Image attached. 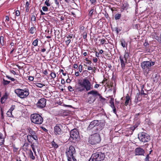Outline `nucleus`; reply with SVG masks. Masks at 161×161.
Returning a JSON list of instances; mask_svg holds the SVG:
<instances>
[{
  "label": "nucleus",
  "mask_w": 161,
  "mask_h": 161,
  "mask_svg": "<svg viewBox=\"0 0 161 161\" xmlns=\"http://www.w3.org/2000/svg\"><path fill=\"white\" fill-rule=\"evenodd\" d=\"M155 64V62L152 61L151 60L149 61H144L141 64V67L143 71L148 73L151 69V66Z\"/></svg>",
  "instance_id": "1"
},
{
  "label": "nucleus",
  "mask_w": 161,
  "mask_h": 161,
  "mask_svg": "<svg viewBox=\"0 0 161 161\" xmlns=\"http://www.w3.org/2000/svg\"><path fill=\"white\" fill-rule=\"evenodd\" d=\"M101 117L103 119L101 120H94L90 123V124L88 127L87 128V130H92L94 127L98 126L100 123H105L104 118L107 117L104 115H100Z\"/></svg>",
  "instance_id": "2"
},
{
  "label": "nucleus",
  "mask_w": 161,
  "mask_h": 161,
  "mask_svg": "<svg viewBox=\"0 0 161 161\" xmlns=\"http://www.w3.org/2000/svg\"><path fill=\"white\" fill-rule=\"evenodd\" d=\"M101 139L99 134L97 133L90 135L89 138L88 142L92 145H94L99 143Z\"/></svg>",
  "instance_id": "3"
},
{
  "label": "nucleus",
  "mask_w": 161,
  "mask_h": 161,
  "mask_svg": "<svg viewBox=\"0 0 161 161\" xmlns=\"http://www.w3.org/2000/svg\"><path fill=\"white\" fill-rule=\"evenodd\" d=\"M105 157L104 153L98 152L92 154L89 161H102Z\"/></svg>",
  "instance_id": "4"
},
{
  "label": "nucleus",
  "mask_w": 161,
  "mask_h": 161,
  "mask_svg": "<svg viewBox=\"0 0 161 161\" xmlns=\"http://www.w3.org/2000/svg\"><path fill=\"white\" fill-rule=\"evenodd\" d=\"M31 120L35 124L40 125L42 124L43 119L42 117L38 114H34L31 115Z\"/></svg>",
  "instance_id": "5"
},
{
  "label": "nucleus",
  "mask_w": 161,
  "mask_h": 161,
  "mask_svg": "<svg viewBox=\"0 0 161 161\" xmlns=\"http://www.w3.org/2000/svg\"><path fill=\"white\" fill-rule=\"evenodd\" d=\"M15 92L18 96L22 98L26 97L29 94L28 89H25L24 90L17 89L15 90Z\"/></svg>",
  "instance_id": "6"
},
{
  "label": "nucleus",
  "mask_w": 161,
  "mask_h": 161,
  "mask_svg": "<svg viewBox=\"0 0 161 161\" xmlns=\"http://www.w3.org/2000/svg\"><path fill=\"white\" fill-rule=\"evenodd\" d=\"M138 138L140 141L144 143L148 142L151 139L150 136L144 132L139 133L138 134Z\"/></svg>",
  "instance_id": "7"
},
{
  "label": "nucleus",
  "mask_w": 161,
  "mask_h": 161,
  "mask_svg": "<svg viewBox=\"0 0 161 161\" xmlns=\"http://www.w3.org/2000/svg\"><path fill=\"white\" fill-rule=\"evenodd\" d=\"M70 137L69 140L70 141L75 142L79 136V133L76 129L72 130L70 132Z\"/></svg>",
  "instance_id": "8"
},
{
  "label": "nucleus",
  "mask_w": 161,
  "mask_h": 161,
  "mask_svg": "<svg viewBox=\"0 0 161 161\" xmlns=\"http://www.w3.org/2000/svg\"><path fill=\"white\" fill-rule=\"evenodd\" d=\"M78 84L80 86L83 87L87 91L92 88L90 81H79Z\"/></svg>",
  "instance_id": "9"
},
{
  "label": "nucleus",
  "mask_w": 161,
  "mask_h": 161,
  "mask_svg": "<svg viewBox=\"0 0 161 161\" xmlns=\"http://www.w3.org/2000/svg\"><path fill=\"white\" fill-rule=\"evenodd\" d=\"M65 153L67 158L73 157L75 154L76 151L73 146H70L66 149Z\"/></svg>",
  "instance_id": "10"
},
{
  "label": "nucleus",
  "mask_w": 161,
  "mask_h": 161,
  "mask_svg": "<svg viewBox=\"0 0 161 161\" xmlns=\"http://www.w3.org/2000/svg\"><path fill=\"white\" fill-rule=\"evenodd\" d=\"M62 125L60 124H57L54 126V132L57 135H61L62 134V131L61 128Z\"/></svg>",
  "instance_id": "11"
},
{
  "label": "nucleus",
  "mask_w": 161,
  "mask_h": 161,
  "mask_svg": "<svg viewBox=\"0 0 161 161\" xmlns=\"http://www.w3.org/2000/svg\"><path fill=\"white\" fill-rule=\"evenodd\" d=\"M46 104V100L44 98H42L38 101L36 105L39 108H43L45 107Z\"/></svg>",
  "instance_id": "12"
},
{
  "label": "nucleus",
  "mask_w": 161,
  "mask_h": 161,
  "mask_svg": "<svg viewBox=\"0 0 161 161\" xmlns=\"http://www.w3.org/2000/svg\"><path fill=\"white\" fill-rule=\"evenodd\" d=\"M145 153L144 150L141 147H137L135 150L134 153L135 155L144 156Z\"/></svg>",
  "instance_id": "13"
},
{
  "label": "nucleus",
  "mask_w": 161,
  "mask_h": 161,
  "mask_svg": "<svg viewBox=\"0 0 161 161\" xmlns=\"http://www.w3.org/2000/svg\"><path fill=\"white\" fill-rule=\"evenodd\" d=\"M88 96H90L92 97H93L97 99L98 96H100V94L98 92L95 90H92L87 93V94Z\"/></svg>",
  "instance_id": "14"
},
{
  "label": "nucleus",
  "mask_w": 161,
  "mask_h": 161,
  "mask_svg": "<svg viewBox=\"0 0 161 161\" xmlns=\"http://www.w3.org/2000/svg\"><path fill=\"white\" fill-rule=\"evenodd\" d=\"M60 73H62L63 75L61 76V80H71L69 79L68 76L66 75V72H64L63 69L60 70Z\"/></svg>",
  "instance_id": "15"
},
{
  "label": "nucleus",
  "mask_w": 161,
  "mask_h": 161,
  "mask_svg": "<svg viewBox=\"0 0 161 161\" xmlns=\"http://www.w3.org/2000/svg\"><path fill=\"white\" fill-rule=\"evenodd\" d=\"M105 83V87H107L110 89H112V87H113V83L112 81H102V83L104 84Z\"/></svg>",
  "instance_id": "16"
},
{
  "label": "nucleus",
  "mask_w": 161,
  "mask_h": 161,
  "mask_svg": "<svg viewBox=\"0 0 161 161\" xmlns=\"http://www.w3.org/2000/svg\"><path fill=\"white\" fill-rule=\"evenodd\" d=\"M119 59L122 68V69L125 68L126 64L127 63V60L124 59L121 56H120Z\"/></svg>",
  "instance_id": "17"
},
{
  "label": "nucleus",
  "mask_w": 161,
  "mask_h": 161,
  "mask_svg": "<svg viewBox=\"0 0 161 161\" xmlns=\"http://www.w3.org/2000/svg\"><path fill=\"white\" fill-rule=\"evenodd\" d=\"M96 99V98L92 97L90 96L88 99V102L90 104L92 103L95 101Z\"/></svg>",
  "instance_id": "18"
},
{
  "label": "nucleus",
  "mask_w": 161,
  "mask_h": 161,
  "mask_svg": "<svg viewBox=\"0 0 161 161\" xmlns=\"http://www.w3.org/2000/svg\"><path fill=\"white\" fill-rule=\"evenodd\" d=\"M130 101H131V100L130 99V96L128 94H127L126 97V100L125 103V105L127 106L129 104Z\"/></svg>",
  "instance_id": "19"
},
{
  "label": "nucleus",
  "mask_w": 161,
  "mask_h": 161,
  "mask_svg": "<svg viewBox=\"0 0 161 161\" xmlns=\"http://www.w3.org/2000/svg\"><path fill=\"white\" fill-rule=\"evenodd\" d=\"M4 142V139L2 134L0 133V146L2 145Z\"/></svg>",
  "instance_id": "20"
},
{
  "label": "nucleus",
  "mask_w": 161,
  "mask_h": 161,
  "mask_svg": "<svg viewBox=\"0 0 161 161\" xmlns=\"http://www.w3.org/2000/svg\"><path fill=\"white\" fill-rule=\"evenodd\" d=\"M36 28L35 27H32L30 30V33L31 34H33L36 32Z\"/></svg>",
  "instance_id": "21"
},
{
  "label": "nucleus",
  "mask_w": 161,
  "mask_h": 161,
  "mask_svg": "<svg viewBox=\"0 0 161 161\" xmlns=\"http://www.w3.org/2000/svg\"><path fill=\"white\" fill-rule=\"evenodd\" d=\"M109 103H110L111 104L110 106L112 108H115L113 99L111 98L110 101Z\"/></svg>",
  "instance_id": "22"
},
{
  "label": "nucleus",
  "mask_w": 161,
  "mask_h": 161,
  "mask_svg": "<svg viewBox=\"0 0 161 161\" xmlns=\"http://www.w3.org/2000/svg\"><path fill=\"white\" fill-rule=\"evenodd\" d=\"M76 90L79 92H82L85 89L83 87H77V86H75Z\"/></svg>",
  "instance_id": "23"
},
{
  "label": "nucleus",
  "mask_w": 161,
  "mask_h": 161,
  "mask_svg": "<svg viewBox=\"0 0 161 161\" xmlns=\"http://www.w3.org/2000/svg\"><path fill=\"white\" fill-rule=\"evenodd\" d=\"M28 130H29V133L31 134V136L34 135L36 134L35 132L30 128L28 129Z\"/></svg>",
  "instance_id": "24"
},
{
  "label": "nucleus",
  "mask_w": 161,
  "mask_h": 161,
  "mask_svg": "<svg viewBox=\"0 0 161 161\" xmlns=\"http://www.w3.org/2000/svg\"><path fill=\"white\" fill-rule=\"evenodd\" d=\"M68 161H77L75 156L68 158Z\"/></svg>",
  "instance_id": "25"
},
{
  "label": "nucleus",
  "mask_w": 161,
  "mask_h": 161,
  "mask_svg": "<svg viewBox=\"0 0 161 161\" xmlns=\"http://www.w3.org/2000/svg\"><path fill=\"white\" fill-rule=\"evenodd\" d=\"M38 40L37 39L35 40L32 42V44L34 46H37L38 45Z\"/></svg>",
  "instance_id": "26"
},
{
  "label": "nucleus",
  "mask_w": 161,
  "mask_h": 161,
  "mask_svg": "<svg viewBox=\"0 0 161 161\" xmlns=\"http://www.w3.org/2000/svg\"><path fill=\"white\" fill-rule=\"evenodd\" d=\"M7 115L10 117H13L14 116L12 114V112L11 111H8L7 113Z\"/></svg>",
  "instance_id": "27"
},
{
  "label": "nucleus",
  "mask_w": 161,
  "mask_h": 161,
  "mask_svg": "<svg viewBox=\"0 0 161 161\" xmlns=\"http://www.w3.org/2000/svg\"><path fill=\"white\" fill-rule=\"evenodd\" d=\"M52 146L55 148L56 149L58 147V146L54 141H53L52 142Z\"/></svg>",
  "instance_id": "28"
},
{
  "label": "nucleus",
  "mask_w": 161,
  "mask_h": 161,
  "mask_svg": "<svg viewBox=\"0 0 161 161\" xmlns=\"http://www.w3.org/2000/svg\"><path fill=\"white\" fill-rule=\"evenodd\" d=\"M139 95L140 93H137L136 96V98L135 100V101L136 102H137L138 101H140V99H139Z\"/></svg>",
  "instance_id": "29"
},
{
  "label": "nucleus",
  "mask_w": 161,
  "mask_h": 161,
  "mask_svg": "<svg viewBox=\"0 0 161 161\" xmlns=\"http://www.w3.org/2000/svg\"><path fill=\"white\" fill-rule=\"evenodd\" d=\"M121 16V14H116L115 16V19L116 20H117L120 19Z\"/></svg>",
  "instance_id": "30"
},
{
  "label": "nucleus",
  "mask_w": 161,
  "mask_h": 161,
  "mask_svg": "<svg viewBox=\"0 0 161 161\" xmlns=\"http://www.w3.org/2000/svg\"><path fill=\"white\" fill-rule=\"evenodd\" d=\"M36 86L39 87L41 88L44 85L42 83H36Z\"/></svg>",
  "instance_id": "31"
},
{
  "label": "nucleus",
  "mask_w": 161,
  "mask_h": 161,
  "mask_svg": "<svg viewBox=\"0 0 161 161\" xmlns=\"http://www.w3.org/2000/svg\"><path fill=\"white\" fill-rule=\"evenodd\" d=\"M31 137L32 136L30 135H28L27 136V138L28 141L30 143L32 142L31 139Z\"/></svg>",
  "instance_id": "32"
},
{
  "label": "nucleus",
  "mask_w": 161,
  "mask_h": 161,
  "mask_svg": "<svg viewBox=\"0 0 161 161\" xmlns=\"http://www.w3.org/2000/svg\"><path fill=\"white\" fill-rule=\"evenodd\" d=\"M36 17L34 15H32L31 18V21L36 22Z\"/></svg>",
  "instance_id": "33"
},
{
  "label": "nucleus",
  "mask_w": 161,
  "mask_h": 161,
  "mask_svg": "<svg viewBox=\"0 0 161 161\" xmlns=\"http://www.w3.org/2000/svg\"><path fill=\"white\" fill-rule=\"evenodd\" d=\"M29 145V144L27 143H25L23 146V148L24 149H25L27 150L28 148V147Z\"/></svg>",
  "instance_id": "34"
},
{
  "label": "nucleus",
  "mask_w": 161,
  "mask_h": 161,
  "mask_svg": "<svg viewBox=\"0 0 161 161\" xmlns=\"http://www.w3.org/2000/svg\"><path fill=\"white\" fill-rule=\"evenodd\" d=\"M94 9H92L89 12V15L90 16H92L93 15V12H94Z\"/></svg>",
  "instance_id": "35"
},
{
  "label": "nucleus",
  "mask_w": 161,
  "mask_h": 161,
  "mask_svg": "<svg viewBox=\"0 0 161 161\" xmlns=\"http://www.w3.org/2000/svg\"><path fill=\"white\" fill-rule=\"evenodd\" d=\"M129 54L128 53H126L123 57L124 59L127 60V58L129 57Z\"/></svg>",
  "instance_id": "36"
},
{
  "label": "nucleus",
  "mask_w": 161,
  "mask_h": 161,
  "mask_svg": "<svg viewBox=\"0 0 161 161\" xmlns=\"http://www.w3.org/2000/svg\"><path fill=\"white\" fill-rule=\"evenodd\" d=\"M150 158L149 154H147L144 159V161H149Z\"/></svg>",
  "instance_id": "37"
},
{
  "label": "nucleus",
  "mask_w": 161,
  "mask_h": 161,
  "mask_svg": "<svg viewBox=\"0 0 161 161\" xmlns=\"http://www.w3.org/2000/svg\"><path fill=\"white\" fill-rule=\"evenodd\" d=\"M15 105H12L10 108L9 109V111H12L15 109Z\"/></svg>",
  "instance_id": "38"
},
{
  "label": "nucleus",
  "mask_w": 161,
  "mask_h": 161,
  "mask_svg": "<svg viewBox=\"0 0 161 161\" xmlns=\"http://www.w3.org/2000/svg\"><path fill=\"white\" fill-rule=\"evenodd\" d=\"M3 36H1L0 38V42L1 44L2 45H3Z\"/></svg>",
  "instance_id": "39"
},
{
  "label": "nucleus",
  "mask_w": 161,
  "mask_h": 161,
  "mask_svg": "<svg viewBox=\"0 0 161 161\" xmlns=\"http://www.w3.org/2000/svg\"><path fill=\"white\" fill-rule=\"evenodd\" d=\"M121 45L123 47H125V41L123 40V41H121Z\"/></svg>",
  "instance_id": "40"
},
{
  "label": "nucleus",
  "mask_w": 161,
  "mask_h": 161,
  "mask_svg": "<svg viewBox=\"0 0 161 161\" xmlns=\"http://www.w3.org/2000/svg\"><path fill=\"white\" fill-rule=\"evenodd\" d=\"M32 136V137L35 140H37L38 138L37 136L36 133L34 135H33Z\"/></svg>",
  "instance_id": "41"
},
{
  "label": "nucleus",
  "mask_w": 161,
  "mask_h": 161,
  "mask_svg": "<svg viewBox=\"0 0 161 161\" xmlns=\"http://www.w3.org/2000/svg\"><path fill=\"white\" fill-rule=\"evenodd\" d=\"M42 9L44 11H47L48 10L47 7L46 6L43 7L42 8Z\"/></svg>",
  "instance_id": "42"
},
{
  "label": "nucleus",
  "mask_w": 161,
  "mask_h": 161,
  "mask_svg": "<svg viewBox=\"0 0 161 161\" xmlns=\"http://www.w3.org/2000/svg\"><path fill=\"white\" fill-rule=\"evenodd\" d=\"M50 75H51V76L53 78H55L56 76V75L55 73H53V72L51 73Z\"/></svg>",
  "instance_id": "43"
},
{
  "label": "nucleus",
  "mask_w": 161,
  "mask_h": 161,
  "mask_svg": "<svg viewBox=\"0 0 161 161\" xmlns=\"http://www.w3.org/2000/svg\"><path fill=\"white\" fill-rule=\"evenodd\" d=\"M54 3L56 4V6L58 7L59 5V1L58 0H54Z\"/></svg>",
  "instance_id": "44"
},
{
  "label": "nucleus",
  "mask_w": 161,
  "mask_h": 161,
  "mask_svg": "<svg viewBox=\"0 0 161 161\" xmlns=\"http://www.w3.org/2000/svg\"><path fill=\"white\" fill-rule=\"evenodd\" d=\"M6 99H5L3 97H2L1 98V102L2 104L4 103Z\"/></svg>",
  "instance_id": "45"
},
{
  "label": "nucleus",
  "mask_w": 161,
  "mask_h": 161,
  "mask_svg": "<svg viewBox=\"0 0 161 161\" xmlns=\"http://www.w3.org/2000/svg\"><path fill=\"white\" fill-rule=\"evenodd\" d=\"M140 93H141V94L142 95H147L144 92V91L143 88H142V89Z\"/></svg>",
  "instance_id": "46"
},
{
  "label": "nucleus",
  "mask_w": 161,
  "mask_h": 161,
  "mask_svg": "<svg viewBox=\"0 0 161 161\" xmlns=\"http://www.w3.org/2000/svg\"><path fill=\"white\" fill-rule=\"evenodd\" d=\"M31 155L30 156V158L34 160L35 159V157L33 155V153L32 152V151H31Z\"/></svg>",
  "instance_id": "47"
},
{
  "label": "nucleus",
  "mask_w": 161,
  "mask_h": 161,
  "mask_svg": "<svg viewBox=\"0 0 161 161\" xmlns=\"http://www.w3.org/2000/svg\"><path fill=\"white\" fill-rule=\"evenodd\" d=\"M70 42H71V40L70 39H68L67 40L65 41V42L66 43V45L67 46H68L69 45V43H70Z\"/></svg>",
  "instance_id": "48"
},
{
  "label": "nucleus",
  "mask_w": 161,
  "mask_h": 161,
  "mask_svg": "<svg viewBox=\"0 0 161 161\" xmlns=\"http://www.w3.org/2000/svg\"><path fill=\"white\" fill-rule=\"evenodd\" d=\"M82 35H83V38L84 39L86 38L87 37V33L86 32H83Z\"/></svg>",
  "instance_id": "49"
},
{
  "label": "nucleus",
  "mask_w": 161,
  "mask_h": 161,
  "mask_svg": "<svg viewBox=\"0 0 161 161\" xmlns=\"http://www.w3.org/2000/svg\"><path fill=\"white\" fill-rule=\"evenodd\" d=\"M138 126V125H134V126L132 127H131V129L133 130V131H134V130Z\"/></svg>",
  "instance_id": "50"
},
{
  "label": "nucleus",
  "mask_w": 161,
  "mask_h": 161,
  "mask_svg": "<svg viewBox=\"0 0 161 161\" xmlns=\"http://www.w3.org/2000/svg\"><path fill=\"white\" fill-rule=\"evenodd\" d=\"M10 82V81H3V84L5 85H7L9 84Z\"/></svg>",
  "instance_id": "51"
},
{
  "label": "nucleus",
  "mask_w": 161,
  "mask_h": 161,
  "mask_svg": "<svg viewBox=\"0 0 161 161\" xmlns=\"http://www.w3.org/2000/svg\"><path fill=\"white\" fill-rule=\"evenodd\" d=\"M82 65H80L79 67V70L80 72H82Z\"/></svg>",
  "instance_id": "52"
},
{
  "label": "nucleus",
  "mask_w": 161,
  "mask_h": 161,
  "mask_svg": "<svg viewBox=\"0 0 161 161\" xmlns=\"http://www.w3.org/2000/svg\"><path fill=\"white\" fill-rule=\"evenodd\" d=\"M68 89L69 91L70 92H72V91H74V90L73 89V88L70 86H69L68 87Z\"/></svg>",
  "instance_id": "53"
},
{
  "label": "nucleus",
  "mask_w": 161,
  "mask_h": 161,
  "mask_svg": "<svg viewBox=\"0 0 161 161\" xmlns=\"http://www.w3.org/2000/svg\"><path fill=\"white\" fill-rule=\"evenodd\" d=\"M20 14V13L19 10H16L15 12V15L17 16H18Z\"/></svg>",
  "instance_id": "54"
},
{
  "label": "nucleus",
  "mask_w": 161,
  "mask_h": 161,
  "mask_svg": "<svg viewBox=\"0 0 161 161\" xmlns=\"http://www.w3.org/2000/svg\"><path fill=\"white\" fill-rule=\"evenodd\" d=\"M5 99H7L8 98V95L6 93H5L4 95L2 97Z\"/></svg>",
  "instance_id": "55"
},
{
  "label": "nucleus",
  "mask_w": 161,
  "mask_h": 161,
  "mask_svg": "<svg viewBox=\"0 0 161 161\" xmlns=\"http://www.w3.org/2000/svg\"><path fill=\"white\" fill-rule=\"evenodd\" d=\"M6 77L8 78L11 80H15L14 78H12L9 76V75H7Z\"/></svg>",
  "instance_id": "56"
},
{
  "label": "nucleus",
  "mask_w": 161,
  "mask_h": 161,
  "mask_svg": "<svg viewBox=\"0 0 161 161\" xmlns=\"http://www.w3.org/2000/svg\"><path fill=\"white\" fill-rule=\"evenodd\" d=\"M144 45L146 47H147L149 45L147 41H145V42L144 44Z\"/></svg>",
  "instance_id": "57"
},
{
  "label": "nucleus",
  "mask_w": 161,
  "mask_h": 161,
  "mask_svg": "<svg viewBox=\"0 0 161 161\" xmlns=\"http://www.w3.org/2000/svg\"><path fill=\"white\" fill-rule=\"evenodd\" d=\"M30 4L28 2H27L25 3V7L29 8Z\"/></svg>",
  "instance_id": "58"
},
{
  "label": "nucleus",
  "mask_w": 161,
  "mask_h": 161,
  "mask_svg": "<svg viewBox=\"0 0 161 161\" xmlns=\"http://www.w3.org/2000/svg\"><path fill=\"white\" fill-rule=\"evenodd\" d=\"M49 1H46L45 2V4L47 6H50V4L48 3Z\"/></svg>",
  "instance_id": "59"
},
{
  "label": "nucleus",
  "mask_w": 161,
  "mask_h": 161,
  "mask_svg": "<svg viewBox=\"0 0 161 161\" xmlns=\"http://www.w3.org/2000/svg\"><path fill=\"white\" fill-rule=\"evenodd\" d=\"M106 42V40L104 39H101V42L102 43V44H103Z\"/></svg>",
  "instance_id": "60"
},
{
  "label": "nucleus",
  "mask_w": 161,
  "mask_h": 161,
  "mask_svg": "<svg viewBox=\"0 0 161 161\" xmlns=\"http://www.w3.org/2000/svg\"><path fill=\"white\" fill-rule=\"evenodd\" d=\"M28 79L29 80H34V78L32 76H29L28 78Z\"/></svg>",
  "instance_id": "61"
},
{
  "label": "nucleus",
  "mask_w": 161,
  "mask_h": 161,
  "mask_svg": "<svg viewBox=\"0 0 161 161\" xmlns=\"http://www.w3.org/2000/svg\"><path fill=\"white\" fill-rule=\"evenodd\" d=\"M90 1L92 3L95 4L96 2V0H90Z\"/></svg>",
  "instance_id": "62"
},
{
  "label": "nucleus",
  "mask_w": 161,
  "mask_h": 161,
  "mask_svg": "<svg viewBox=\"0 0 161 161\" xmlns=\"http://www.w3.org/2000/svg\"><path fill=\"white\" fill-rule=\"evenodd\" d=\"M43 74H44V75H48V73H47V70H45L43 72Z\"/></svg>",
  "instance_id": "63"
},
{
  "label": "nucleus",
  "mask_w": 161,
  "mask_h": 161,
  "mask_svg": "<svg viewBox=\"0 0 161 161\" xmlns=\"http://www.w3.org/2000/svg\"><path fill=\"white\" fill-rule=\"evenodd\" d=\"M98 97H99V98L103 100H105V98H104L102 97V96L100 94V96H98Z\"/></svg>",
  "instance_id": "64"
}]
</instances>
